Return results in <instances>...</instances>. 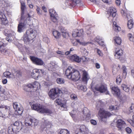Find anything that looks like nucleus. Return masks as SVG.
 <instances>
[{
    "mask_svg": "<svg viewBox=\"0 0 134 134\" xmlns=\"http://www.w3.org/2000/svg\"><path fill=\"white\" fill-rule=\"evenodd\" d=\"M121 3L120 0H116L115 3L116 5L118 6H119Z\"/></svg>",
    "mask_w": 134,
    "mask_h": 134,
    "instance_id": "nucleus-63",
    "label": "nucleus"
},
{
    "mask_svg": "<svg viewBox=\"0 0 134 134\" xmlns=\"http://www.w3.org/2000/svg\"><path fill=\"white\" fill-rule=\"evenodd\" d=\"M121 81V79L120 78V76H119L117 77L116 78V82L117 84H120Z\"/></svg>",
    "mask_w": 134,
    "mask_h": 134,
    "instance_id": "nucleus-48",
    "label": "nucleus"
},
{
    "mask_svg": "<svg viewBox=\"0 0 134 134\" xmlns=\"http://www.w3.org/2000/svg\"><path fill=\"white\" fill-rule=\"evenodd\" d=\"M59 93V88H54L51 89L48 94L49 97L52 100L58 97Z\"/></svg>",
    "mask_w": 134,
    "mask_h": 134,
    "instance_id": "nucleus-8",
    "label": "nucleus"
},
{
    "mask_svg": "<svg viewBox=\"0 0 134 134\" xmlns=\"http://www.w3.org/2000/svg\"><path fill=\"white\" fill-rule=\"evenodd\" d=\"M59 133L60 134H70L69 131L68 130L64 129L61 130Z\"/></svg>",
    "mask_w": 134,
    "mask_h": 134,
    "instance_id": "nucleus-36",
    "label": "nucleus"
},
{
    "mask_svg": "<svg viewBox=\"0 0 134 134\" xmlns=\"http://www.w3.org/2000/svg\"><path fill=\"white\" fill-rule=\"evenodd\" d=\"M127 121L132 126L134 127V121L130 119L128 120Z\"/></svg>",
    "mask_w": 134,
    "mask_h": 134,
    "instance_id": "nucleus-54",
    "label": "nucleus"
},
{
    "mask_svg": "<svg viewBox=\"0 0 134 134\" xmlns=\"http://www.w3.org/2000/svg\"><path fill=\"white\" fill-rule=\"evenodd\" d=\"M128 37L129 40L131 41H133L134 40V34H128Z\"/></svg>",
    "mask_w": 134,
    "mask_h": 134,
    "instance_id": "nucleus-42",
    "label": "nucleus"
},
{
    "mask_svg": "<svg viewBox=\"0 0 134 134\" xmlns=\"http://www.w3.org/2000/svg\"><path fill=\"white\" fill-rule=\"evenodd\" d=\"M90 122L91 124L95 125L97 124V122L96 121L94 120H90Z\"/></svg>",
    "mask_w": 134,
    "mask_h": 134,
    "instance_id": "nucleus-59",
    "label": "nucleus"
},
{
    "mask_svg": "<svg viewBox=\"0 0 134 134\" xmlns=\"http://www.w3.org/2000/svg\"><path fill=\"white\" fill-rule=\"evenodd\" d=\"M80 43L81 44L84 46H86L89 44H93V43L92 42H80Z\"/></svg>",
    "mask_w": 134,
    "mask_h": 134,
    "instance_id": "nucleus-44",
    "label": "nucleus"
},
{
    "mask_svg": "<svg viewBox=\"0 0 134 134\" xmlns=\"http://www.w3.org/2000/svg\"><path fill=\"white\" fill-rule=\"evenodd\" d=\"M25 27V25L24 23H20L18 26V31L19 33L21 32Z\"/></svg>",
    "mask_w": 134,
    "mask_h": 134,
    "instance_id": "nucleus-28",
    "label": "nucleus"
},
{
    "mask_svg": "<svg viewBox=\"0 0 134 134\" xmlns=\"http://www.w3.org/2000/svg\"><path fill=\"white\" fill-rule=\"evenodd\" d=\"M116 10L115 8L113 7H109L107 11V16H109L108 17L109 20L113 22V27L114 30L118 32L121 30V27L118 26L116 22L114 21L113 19L115 18L116 15Z\"/></svg>",
    "mask_w": 134,
    "mask_h": 134,
    "instance_id": "nucleus-1",
    "label": "nucleus"
},
{
    "mask_svg": "<svg viewBox=\"0 0 134 134\" xmlns=\"http://www.w3.org/2000/svg\"><path fill=\"white\" fill-rule=\"evenodd\" d=\"M29 31L30 32V34H35L36 33V31L35 30L34 31L32 29H30L29 30H27L26 33H29Z\"/></svg>",
    "mask_w": 134,
    "mask_h": 134,
    "instance_id": "nucleus-47",
    "label": "nucleus"
},
{
    "mask_svg": "<svg viewBox=\"0 0 134 134\" xmlns=\"http://www.w3.org/2000/svg\"><path fill=\"white\" fill-rule=\"evenodd\" d=\"M81 2V0H66V2L68 5L72 6L80 4Z\"/></svg>",
    "mask_w": 134,
    "mask_h": 134,
    "instance_id": "nucleus-19",
    "label": "nucleus"
},
{
    "mask_svg": "<svg viewBox=\"0 0 134 134\" xmlns=\"http://www.w3.org/2000/svg\"><path fill=\"white\" fill-rule=\"evenodd\" d=\"M12 125L19 127H23L21 123L18 121H16L14 124Z\"/></svg>",
    "mask_w": 134,
    "mask_h": 134,
    "instance_id": "nucleus-35",
    "label": "nucleus"
},
{
    "mask_svg": "<svg viewBox=\"0 0 134 134\" xmlns=\"http://www.w3.org/2000/svg\"><path fill=\"white\" fill-rule=\"evenodd\" d=\"M8 107L0 106V116L2 117H8L7 115L9 114Z\"/></svg>",
    "mask_w": 134,
    "mask_h": 134,
    "instance_id": "nucleus-10",
    "label": "nucleus"
},
{
    "mask_svg": "<svg viewBox=\"0 0 134 134\" xmlns=\"http://www.w3.org/2000/svg\"><path fill=\"white\" fill-rule=\"evenodd\" d=\"M21 9L22 11V14H21V20H24V19H26V18H24V17L23 16V15L24 14V10L26 8V5H25V3L24 2H21Z\"/></svg>",
    "mask_w": 134,
    "mask_h": 134,
    "instance_id": "nucleus-24",
    "label": "nucleus"
},
{
    "mask_svg": "<svg viewBox=\"0 0 134 134\" xmlns=\"http://www.w3.org/2000/svg\"><path fill=\"white\" fill-rule=\"evenodd\" d=\"M0 18L1 21L4 24H7L8 23V21L6 18L5 15H0Z\"/></svg>",
    "mask_w": 134,
    "mask_h": 134,
    "instance_id": "nucleus-33",
    "label": "nucleus"
},
{
    "mask_svg": "<svg viewBox=\"0 0 134 134\" xmlns=\"http://www.w3.org/2000/svg\"><path fill=\"white\" fill-rule=\"evenodd\" d=\"M120 99L122 100H126L127 97V96L125 94H123L120 96V95H119V97H118Z\"/></svg>",
    "mask_w": 134,
    "mask_h": 134,
    "instance_id": "nucleus-45",
    "label": "nucleus"
},
{
    "mask_svg": "<svg viewBox=\"0 0 134 134\" xmlns=\"http://www.w3.org/2000/svg\"><path fill=\"white\" fill-rule=\"evenodd\" d=\"M126 132L128 133H130L132 132L131 129L129 127H127L126 128Z\"/></svg>",
    "mask_w": 134,
    "mask_h": 134,
    "instance_id": "nucleus-55",
    "label": "nucleus"
},
{
    "mask_svg": "<svg viewBox=\"0 0 134 134\" xmlns=\"http://www.w3.org/2000/svg\"><path fill=\"white\" fill-rule=\"evenodd\" d=\"M33 119L28 117L26 118L25 120V124L26 126H31L32 125Z\"/></svg>",
    "mask_w": 134,
    "mask_h": 134,
    "instance_id": "nucleus-26",
    "label": "nucleus"
},
{
    "mask_svg": "<svg viewBox=\"0 0 134 134\" xmlns=\"http://www.w3.org/2000/svg\"><path fill=\"white\" fill-rule=\"evenodd\" d=\"M49 12L51 20L54 22H57L58 19V15L56 13L55 10L51 9L49 10Z\"/></svg>",
    "mask_w": 134,
    "mask_h": 134,
    "instance_id": "nucleus-12",
    "label": "nucleus"
},
{
    "mask_svg": "<svg viewBox=\"0 0 134 134\" xmlns=\"http://www.w3.org/2000/svg\"><path fill=\"white\" fill-rule=\"evenodd\" d=\"M98 42V44L99 45H100L101 46H103L104 45V41H102V40L100 41H98V42Z\"/></svg>",
    "mask_w": 134,
    "mask_h": 134,
    "instance_id": "nucleus-56",
    "label": "nucleus"
},
{
    "mask_svg": "<svg viewBox=\"0 0 134 134\" xmlns=\"http://www.w3.org/2000/svg\"><path fill=\"white\" fill-rule=\"evenodd\" d=\"M80 72L82 73V81L85 82V83H86L87 81L90 78L88 73L85 70H80Z\"/></svg>",
    "mask_w": 134,
    "mask_h": 134,
    "instance_id": "nucleus-16",
    "label": "nucleus"
},
{
    "mask_svg": "<svg viewBox=\"0 0 134 134\" xmlns=\"http://www.w3.org/2000/svg\"><path fill=\"white\" fill-rule=\"evenodd\" d=\"M121 13L123 17L128 20L127 24V26L129 29H131L133 27V23L132 19H131L129 12L125 8L121 10Z\"/></svg>",
    "mask_w": 134,
    "mask_h": 134,
    "instance_id": "nucleus-3",
    "label": "nucleus"
},
{
    "mask_svg": "<svg viewBox=\"0 0 134 134\" xmlns=\"http://www.w3.org/2000/svg\"><path fill=\"white\" fill-rule=\"evenodd\" d=\"M31 107L33 109L41 113H45L48 114L52 113V111L50 110L43 107L42 105L40 104H34L31 106Z\"/></svg>",
    "mask_w": 134,
    "mask_h": 134,
    "instance_id": "nucleus-4",
    "label": "nucleus"
},
{
    "mask_svg": "<svg viewBox=\"0 0 134 134\" xmlns=\"http://www.w3.org/2000/svg\"><path fill=\"white\" fill-rule=\"evenodd\" d=\"M98 114L101 120L104 122H105L107 118L111 115L110 113L102 109H100Z\"/></svg>",
    "mask_w": 134,
    "mask_h": 134,
    "instance_id": "nucleus-6",
    "label": "nucleus"
},
{
    "mask_svg": "<svg viewBox=\"0 0 134 134\" xmlns=\"http://www.w3.org/2000/svg\"><path fill=\"white\" fill-rule=\"evenodd\" d=\"M59 105H60L61 107V109L62 110H66V101L64 100L63 101L60 100L59 102Z\"/></svg>",
    "mask_w": 134,
    "mask_h": 134,
    "instance_id": "nucleus-22",
    "label": "nucleus"
},
{
    "mask_svg": "<svg viewBox=\"0 0 134 134\" xmlns=\"http://www.w3.org/2000/svg\"><path fill=\"white\" fill-rule=\"evenodd\" d=\"M43 125L45 126L44 128L46 127L47 128H49L51 127V123L46 120L44 121L43 123Z\"/></svg>",
    "mask_w": 134,
    "mask_h": 134,
    "instance_id": "nucleus-31",
    "label": "nucleus"
},
{
    "mask_svg": "<svg viewBox=\"0 0 134 134\" xmlns=\"http://www.w3.org/2000/svg\"><path fill=\"white\" fill-rule=\"evenodd\" d=\"M95 66L97 69H99L100 68V64L98 63H96L95 64Z\"/></svg>",
    "mask_w": 134,
    "mask_h": 134,
    "instance_id": "nucleus-62",
    "label": "nucleus"
},
{
    "mask_svg": "<svg viewBox=\"0 0 134 134\" xmlns=\"http://www.w3.org/2000/svg\"><path fill=\"white\" fill-rule=\"evenodd\" d=\"M83 32L82 29H81L79 30L77 29H75L74 30L72 34H82Z\"/></svg>",
    "mask_w": 134,
    "mask_h": 134,
    "instance_id": "nucleus-39",
    "label": "nucleus"
},
{
    "mask_svg": "<svg viewBox=\"0 0 134 134\" xmlns=\"http://www.w3.org/2000/svg\"><path fill=\"white\" fill-rule=\"evenodd\" d=\"M36 10L37 12V13L38 14H41L42 13V12L41 10H40V8L39 7H37Z\"/></svg>",
    "mask_w": 134,
    "mask_h": 134,
    "instance_id": "nucleus-58",
    "label": "nucleus"
},
{
    "mask_svg": "<svg viewBox=\"0 0 134 134\" xmlns=\"http://www.w3.org/2000/svg\"><path fill=\"white\" fill-rule=\"evenodd\" d=\"M125 122L122 119L118 120L116 121V126L119 130H121L126 126Z\"/></svg>",
    "mask_w": 134,
    "mask_h": 134,
    "instance_id": "nucleus-15",
    "label": "nucleus"
},
{
    "mask_svg": "<svg viewBox=\"0 0 134 134\" xmlns=\"http://www.w3.org/2000/svg\"><path fill=\"white\" fill-rule=\"evenodd\" d=\"M79 102H76L74 103H72L71 104V106L75 109H77L79 106Z\"/></svg>",
    "mask_w": 134,
    "mask_h": 134,
    "instance_id": "nucleus-38",
    "label": "nucleus"
},
{
    "mask_svg": "<svg viewBox=\"0 0 134 134\" xmlns=\"http://www.w3.org/2000/svg\"><path fill=\"white\" fill-rule=\"evenodd\" d=\"M95 41L97 42H98L99 41H100L102 40V38L101 37L99 36H97L94 39Z\"/></svg>",
    "mask_w": 134,
    "mask_h": 134,
    "instance_id": "nucleus-51",
    "label": "nucleus"
},
{
    "mask_svg": "<svg viewBox=\"0 0 134 134\" xmlns=\"http://www.w3.org/2000/svg\"><path fill=\"white\" fill-rule=\"evenodd\" d=\"M60 19V21L64 24H66L68 23V19L65 16H63Z\"/></svg>",
    "mask_w": 134,
    "mask_h": 134,
    "instance_id": "nucleus-34",
    "label": "nucleus"
},
{
    "mask_svg": "<svg viewBox=\"0 0 134 134\" xmlns=\"http://www.w3.org/2000/svg\"><path fill=\"white\" fill-rule=\"evenodd\" d=\"M4 76L7 78H13L14 77V75L13 73L11 74L9 71L5 72L3 74Z\"/></svg>",
    "mask_w": 134,
    "mask_h": 134,
    "instance_id": "nucleus-29",
    "label": "nucleus"
},
{
    "mask_svg": "<svg viewBox=\"0 0 134 134\" xmlns=\"http://www.w3.org/2000/svg\"><path fill=\"white\" fill-rule=\"evenodd\" d=\"M134 108V104H132L130 107L129 108V110L130 113L132 112V109Z\"/></svg>",
    "mask_w": 134,
    "mask_h": 134,
    "instance_id": "nucleus-53",
    "label": "nucleus"
},
{
    "mask_svg": "<svg viewBox=\"0 0 134 134\" xmlns=\"http://www.w3.org/2000/svg\"><path fill=\"white\" fill-rule=\"evenodd\" d=\"M111 89L114 93V95L118 97H119L120 95V91L118 88L117 87L114 86L111 88Z\"/></svg>",
    "mask_w": 134,
    "mask_h": 134,
    "instance_id": "nucleus-21",
    "label": "nucleus"
},
{
    "mask_svg": "<svg viewBox=\"0 0 134 134\" xmlns=\"http://www.w3.org/2000/svg\"><path fill=\"white\" fill-rule=\"evenodd\" d=\"M104 3L110 5L112 4V0H102Z\"/></svg>",
    "mask_w": 134,
    "mask_h": 134,
    "instance_id": "nucleus-41",
    "label": "nucleus"
},
{
    "mask_svg": "<svg viewBox=\"0 0 134 134\" xmlns=\"http://www.w3.org/2000/svg\"><path fill=\"white\" fill-rule=\"evenodd\" d=\"M33 34H24V40L26 43L32 40L35 37H34Z\"/></svg>",
    "mask_w": 134,
    "mask_h": 134,
    "instance_id": "nucleus-17",
    "label": "nucleus"
},
{
    "mask_svg": "<svg viewBox=\"0 0 134 134\" xmlns=\"http://www.w3.org/2000/svg\"><path fill=\"white\" fill-rule=\"evenodd\" d=\"M64 80L63 79L59 78V84H63L64 83Z\"/></svg>",
    "mask_w": 134,
    "mask_h": 134,
    "instance_id": "nucleus-60",
    "label": "nucleus"
},
{
    "mask_svg": "<svg viewBox=\"0 0 134 134\" xmlns=\"http://www.w3.org/2000/svg\"><path fill=\"white\" fill-rule=\"evenodd\" d=\"M5 93L4 90L3 88L0 90V96H2Z\"/></svg>",
    "mask_w": 134,
    "mask_h": 134,
    "instance_id": "nucleus-50",
    "label": "nucleus"
},
{
    "mask_svg": "<svg viewBox=\"0 0 134 134\" xmlns=\"http://www.w3.org/2000/svg\"><path fill=\"white\" fill-rule=\"evenodd\" d=\"M15 73L16 75L18 77H20L21 75V72L19 71H16Z\"/></svg>",
    "mask_w": 134,
    "mask_h": 134,
    "instance_id": "nucleus-49",
    "label": "nucleus"
},
{
    "mask_svg": "<svg viewBox=\"0 0 134 134\" xmlns=\"http://www.w3.org/2000/svg\"><path fill=\"white\" fill-rule=\"evenodd\" d=\"M88 129L84 125H81L80 126V128L79 129L80 132L82 134H84L87 131Z\"/></svg>",
    "mask_w": 134,
    "mask_h": 134,
    "instance_id": "nucleus-27",
    "label": "nucleus"
},
{
    "mask_svg": "<svg viewBox=\"0 0 134 134\" xmlns=\"http://www.w3.org/2000/svg\"><path fill=\"white\" fill-rule=\"evenodd\" d=\"M67 90L65 87H63L61 88V90H59V94L62 93H67Z\"/></svg>",
    "mask_w": 134,
    "mask_h": 134,
    "instance_id": "nucleus-37",
    "label": "nucleus"
},
{
    "mask_svg": "<svg viewBox=\"0 0 134 134\" xmlns=\"http://www.w3.org/2000/svg\"><path fill=\"white\" fill-rule=\"evenodd\" d=\"M13 107L15 110V113L18 115H21L22 114L23 111V108L20 105H19L16 102L13 103Z\"/></svg>",
    "mask_w": 134,
    "mask_h": 134,
    "instance_id": "nucleus-11",
    "label": "nucleus"
},
{
    "mask_svg": "<svg viewBox=\"0 0 134 134\" xmlns=\"http://www.w3.org/2000/svg\"><path fill=\"white\" fill-rule=\"evenodd\" d=\"M96 49L97 50V52L99 56H102L103 54L101 52V51L98 49Z\"/></svg>",
    "mask_w": 134,
    "mask_h": 134,
    "instance_id": "nucleus-52",
    "label": "nucleus"
},
{
    "mask_svg": "<svg viewBox=\"0 0 134 134\" xmlns=\"http://www.w3.org/2000/svg\"><path fill=\"white\" fill-rule=\"evenodd\" d=\"M31 60L37 65H42L44 64V62L41 59L37 58L32 56L30 57Z\"/></svg>",
    "mask_w": 134,
    "mask_h": 134,
    "instance_id": "nucleus-14",
    "label": "nucleus"
},
{
    "mask_svg": "<svg viewBox=\"0 0 134 134\" xmlns=\"http://www.w3.org/2000/svg\"><path fill=\"white\" fill-rule=\"evenodd\" d=\"M22 127H19L12 124L10 125L8 128V132L9 134H14L17 133L21 130Z\"/></svg>",
    "mask_w": 134,
    "mask_h": 134,
    "instance_id": "nucleus-9",
    "label": "nucleus"
},
{
    "mask_svg": "<svg viewBox=\"0 0 134 134\" xmlns=\"http://www.w3.org/2000/svg\"><path fill=\"white\" fill-rule=\"evenodd\" d=\"M65 74L68 78L74 80H78L81 77L80 72L70 66L66 70Z\"/></svg>",
    "mask_w": 134,
    "mask_h": 134,
    "instance_id": "nucleus-2",
    "label": "nucleus"
},
{
    "mask_svg": "<svg viewBox=\"0 0 134 134\" xmlns=\"http://www.w3.org/2000/svg\"><path fill=\"white\" fill-rule=\"evenodd\" d=\"M95 89L97 91H99L101 93H105L106 94H109V92L107 91L106 86L105 85H101L99 87H96Z\"/></svg>",
    "mask_w": 134,
    "mask_h": 134,
    "instance_id": "nucleus-13",
    "label": "nucleus"
},
{
    "mask_svg": "<svg viewBox=\"0 0 134 134\" xmlns=\"http://www.w3.org/2000/svg\"><path fill=\"white\" fill-rule=\"evenodd\" d=\"M114 40L116 43L118 45H120L122 42L121 38L119 36H115L114 38Z\"/></svg>",
    "mask_w": 134,
    "mask_h": 134,
    "instance_id": "nucleus-30",
    "label": "nucleus"
},
{
    "mask_svg": "<svg viewBox=\"0 0 134 134\" xmlns=\"http://www.w3.org/2000/svg\"><path fill=\"white\" fill-rule=\"evenodd\" d=\"M54 104L56 105H59V98H57L54 102Z\"/></svg>",
    "mask_w": 134,
    "mask_h": 134,
    "instance_id": "nucleus-64",
    "label": "nucleus"
},
{
    "mask_svg": "<svg viewBox=\"0 0 134 134\" xmlns=\"http://www.w3.org/2000/svg\"><path fill=\"white\" fill-rule=\"evenodd\" d=\"M38 123V121L35 119H33V122L32 125H31L32 126H34L35 127L37 125Z\"/></svg>",
    "mask_w": 134,
    "mask_h": 134,
    "instance_id": "nucleus-43",
    "label": "nucleus"
},
{
    "mask_svg": "<svg viewBox=\"0 0 134 134\" xmlns=\"http://www.w3.org/2000/svg\"><path fill=\"white\" fill-rule=\"evenodd\" d=\"M12 34H8V36L6 38V40L8 42H10L12 40V36H11Z\"/></svg>",
    "mask_w": 134,
    "mask_h": 134,
    "instance_id": "nucleus-46",
    "label": "nucleus"
},
{
    "mask_svg": "<svg viewBox=\"0 0 134 134\" xmlns=\"http://www.w3.org/2000/svg\"><path fill=\"white\" fill-rule=\"evenodd\" d=\"M71 98L73 100L77 98L76 96L74 94H72L70 96Z\"/></svg>",
    "mask_w": 134,
    "mask_h": 134,
    "instance_id": "nucleus-57",
    "label": "nucleus"
},
{
    "mask_svg": "<svg viewBox=\"0 0 134 134\" xmlns=\"http://www.w3.org/2000/svg\"><path fill=\"white\" fill-rule=\"evenodd\" d=\"M6 46L2 42H0V52L2 54L5 55L8 54V51L7 49H5V47Z\"/></svg>",
    "mask_w": 134,
    "mask_h": 134,
    "instance_id": "nucleus-18",
    "label": "nucleus"
},
{
    "mask_svg": "<svg viewBox=\"0 0 134 134\" xmlns=\"http://www.w3.org/2000/svg\"><path fill=\"white\" fill-rule=\"evenodd\" d=\"M123 54V51L121 49L119 48H116L115 54V56L116 59H119Z\"/></svg>",
    "mask_w": 134,
    "mask_h": 134,
    "instance_id": "nucleus-20",
    "label": "nucleus"
},
{
    "mask_svg": "<svg viewBox=\"0 0 134 134\" xmlns=\"http://www.w3.org/2000/svg\"><path fill=\"white\" fill-rule=\"evenodd\" d=\"M121 88L125 91L128 93L129 92L130 89L127 85L124 84H122L121 85Z\"/></svg>",
    "mask_w": 134,
    "mask_h": 134,
    "instance_id": "nucleus-32",
    "label": "nucleus"
},
{
    "mask_svg": "<svg viewBox=\"0 0 134 134\" xmlns=\"http://www.w3.org/2000/svg\"><path fill=\"white\" fill-rule=\"evenodd\" d=\"M82 34H72V35L74 37H80L81 36Z\"/></svg>",
    "mask_w": 134,
    "mask_h": 134,
    "instance_id": "nucleus-61",
    "label": "nucleus"
},
{
    "mask_svg": "<svg viewBox=\"0 0 134 134\" xmlns=\"http://www.w3.org/2000/svg\"><path fill=\"white\" fill-rule=\"evenodd\" d=\"M83 113L86 116V120L88 121L90 118V114L89 113V111L86 108L84 109Z\"/></svg>",
    "mask_w": 134,
    "mask_h": 134,
    "instance_id": "nucleus-25",
    "label": "nucleus"
},
{
    "mask_svg": "<svg viewBox=\"0 0 134 134\" xmlns=\"http://www.w3.org/2000/svg\"><path fill=\"white\" fill-rule=\"evenodd\" d=\"M70 59L72 60H73L77 63H79L81 60L79 57L76 55L71 56L70 57Z\"/></svg>",
    "mask_w": 134,
    "mask_h": 134,
    "instance_id": "nucleus-23",
    "label": "nucleus"
},
{
    "mask_svg": "<svg viewBox=\"0 0 134 134\" xmlns=\"http://www.w3.org/2000/svg\"><path fill=\"white\" fill-rule=\"evenodd\" d=\"M44 72V71L42 70L35 69L32 71L31 75L35 79L37 80L43 75Z\"/></svg>",
    "mask_w": 134,
    "mask_h": 134,
    "instance_id": "nucleus-7",
    "label": "nucleus"
},
{
    "mask_svg": "<svg viewBox=\"0 0 134 134\" xmlns=\"http://www.w3.org/2000/svg\"><path fill=\"white\" fill-rule=\"evenodd\" d=\"M38 85H40L38 82H35L34 83L27 85L24 87V90L26 91L29 92V94L30 96H32L34 95V91H32L33 90V89L35 88H37L38 87L37 86Z\"/></svg>",
    "mask_w": 134,
    "mask_h": 134,
    "instance_id": "nucleus-5",
    "label": "nucleus"
},
{
    "mask_svg": "<svg viewBox=\"0 0 134 134\" xmlns=\"http://www.w3.org/2000/svg\"><path fill=\"white\" fill-rule=\"evenodd\" d=\"M119 107L117 105L114 106L113 105H111L109 107V110H110L112 111L114 110H116L118 109Z\"/></svg>",
    "mask_w": 134,
    "mask_h": 134,
    "instance_id": "nucleus-40",
    "label": "nucleus"
}]
</instances>
